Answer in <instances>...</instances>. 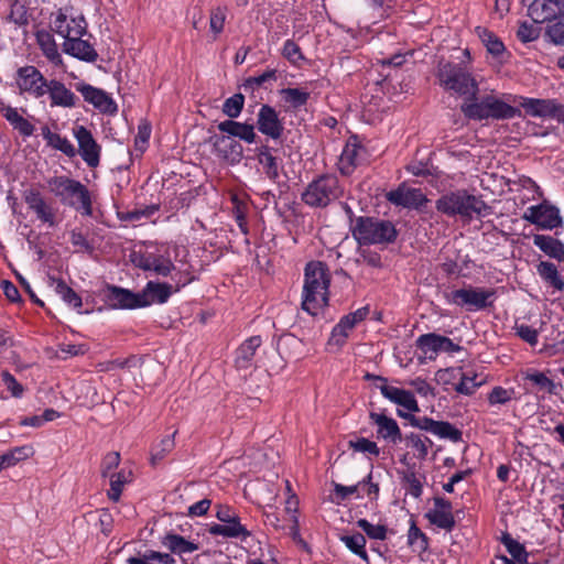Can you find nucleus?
<instances>
[{"instance_id": "nucleus-15", "label": "nucleus", "mask_w": 564, "mask_h": 564, "mask_svg": "<svg viewBox=\"0 0 564 564\" xmlns=\"http://www.w3.org/2000/svg\"><path fill=\"white\" fill-rule=\"evenodd\" d=\"M78 143V153L89 167H97L100 162L101 148L94 139L91 132L84 126L73 129Z\"/></svg>"}, {"instance_id": "nucleus-61", "label": "nucleus", "mask_w": 564, "mask_h": 564, "mask_svg": "<svg viewBox=\"0 0 564 564\" xmlns=\"http://www.w3.org/2000/svg\"><path fill=\"white\" fill-rule=\"evenodd\" d=\"M514 329L517 335L528 344L534 346L538 343V330L535 328L521 324L516 325Z\"/></svg>"}, {"instance_id": "nucleus-55", "label": "nucleus", "mask_w": 564, "mask_h": 564, "mask_svg": "<svg viewBox=\"0 0 564 564\" xmlns=\"http://www.w3.org/2000/svg\"><path fill=\"white\" fill-rule=\"evenodd\" d=\"M51 139H52V142L48 143V145H51V147L55 148L56 150L63 152L65 155H67L69 158H74L76 155L75 147L65 137L56 134V135H53Z\"/></svg>"}, {"instance_id": "nucleus-31", "label": "nucleus", "mask_w": 564, "mask_h": 564, "mask_svg": "<svg viewBox=\"0 0 564 564\" xmlns=\"http://www.w3.org/2000/svg\"><path fill=\"white\" fill-rule=\"evenodd\" d=\"M214 145L225 160L231 163L241 161L243 149L238 141L226 135H219L215 138Z\"/></svg>"}, {"instance_id": "nucleus-62", "label": "nucleus", "mask_w": 564, "mask_h": 564, "mask_svg": "<svg viewBox=\"0 0 564 564\" xmlns=\"http://www.w3.org/2000/svg\"><path fill=\"white\" fill-rule=\"evenodd\" d=\"M547 34L555 44H564V17L547 28Z\"/></svg>"}, {"instance_id": "nucleus-49", "label": "nucleus", "mask_w": 564, "mask_h": 564, "mask_svg": "<svg viewBox=\"0 0 564 564\" xmlns=\"http://www.w3.org/2000/svg\"><path fill=\"white\" fill-rule=\"evenodd\" d=\"M409 544L417 552H424L429 547L427 536L412 521L408 534Z\"/></svg>"}, {"instance_id": "nucleus-64", "label": "nucleus", "mask_w": 564, "mask_h": 564, "mask_svg": "<svg viewBox=\"0 0 564 564\" xmlns=\"http://www.w3.org/2000/svg\"><path fill=\"white\" fill-rule=\"evenodd\" d=\"M66 24H67L66 14L63 13L62 11H58V13L56 14V17L53 21L54 31L57 34L62 35L64 39H66L68 35H70L73 33V30L67 29Z\"/></svg>"}, {"instance_id": "nucleus-20", "label": "nucleus", "mask_w": 564, "mask_h": 564, "mask_svg": "<svg viewBox=\"0 0 564 564\" xmlns=\"http://www.w3.org/2000/svg\"><path fill=\"white\" fill-rule=\"evenodd\" d=\"M258 130L273 140L282 137L284 131L283 121L279 118L278 111L269 106L262 105L257 116Z\"/></svg>"}, {"instance_id": "nucleus-29", "label": "nucleus", "mask_w": 564, "mask_h": 564, "mask_svg": "<svg viewBox=\"0 0 564 564\" xmlns=\"http://www.w3.org/2000/svg\"><path fill=\"white\" fill-rule=\"evenodd\" d=\"M46 93L50 94L52 106L72 108L76 105L75 94L58 80L47 82Z\"/></svg>"}, {"instance_id": "nucleus-59", "label": "nucleus", "mask_w": 564, "mask_h": 564, "mask_svg": "<svg viewBox=\"0 0 564 564\" xmlns=\"http://www.w3.org/2000/svg\"><path fill=\"white\" fill-rule=\"evenodd\" d=\"M512 390L495 387L488 395V401L490 404H506L512 399Z\"/></svg>"}, {"instance_id": "nucleus-23", "label": "nucleus", "mask_w": 564, "mask_h": 564, "mask_svg": "<svg viewBox=\"0 0 564 564\" xmlns=\"http://www.w3.org/2000/svg\"><path fill=\"white\" fill-rule=\"evenodd\" d=\"M369 417L378 426L377 434L379 437L393 444L402 442L403 435L394 419L377 412H370Z\"/></svg>"}, {"instance_id": "nucleus-51", "label": "nucleus", "mask_w": 564, "mask_h": 564, "mask_svg": "<svg viewBox=\"0 0 564 564\" xmlns=\"http://www.w3.org/2000/svg\"><path fill=\"white\" fill-rule=\"evenodd\" d=\"M175 269L170 258L162 254H154L151 261V270L158 275L167 276Z\"/></svg>"}, {"instance_id": "nucleus-34", "label": "nucleus", "mask_w": 564, "mask_h": 564, "mask_svg": "<svg viewBox=\"0 0 564 564\" xmlns=\"http://www.w3.org/2000/svg\"><path fill=\"white\" fill-rule=\"evenodd\" d=\"M36 42L44 54V56L53 64L62 63L61 54L58 53L57 45L53 35L45 30L36 32Z\"/></svg>"}, {"instance_id": "nucleus-2", "label": "nucleus", "mask_w": 564, "mask_h": 564, "mask_svg": "<svg viewBox=\"0 0 564 564\" xmlns=\"http://www.w3.org/2000/svg\"><path fill=\"white\" fill-rule=\"evenodd\" d=\"M437 212L448 216H459L463 220L482 218L491 213V207L480 196L458 189L442 195L435 203Z\"/></svg>"}, {"instance_id": "nucleus-50", "label": "nucleus", "mask_w": 564, "mask_h": 564, "mask_svg": "<svg viewBox=\"0 0 564 564\" xmlns=\"http://www.w3.org/2000/svg\"><path fill=\"white\" fill-rule=\"evenodd\" d=\"M358 528H360L369 539L384 540L387 538L388 529L382 524H372L366 519H359L357 521Z\"/></svg>"}, {"instance_id": "nucleus-7", "label": "nucleus", "mask_w": 564, "mask_h": 564, "mask_svg": "<svg viewBox=\"0 0 564 564\" xmlns=\"http://www.w3.org/2000/svg\"><path fill=\"white\" fill-rule=\"evenodd\" d=\"M352 236L359 245H388L395 241L398 230L390 220L358 217Z\"/></svg>"}, {"instance_id": "nucleus-53", "label": "nucleus", "mask_w": 564, "mask_h": 564, "mask_svg": "<svg viewBox=\"0 0 564 564\" xmlns=\"http://www.w3.org/2000/svg\"><path fill=\"white\" fill-rule=\"evenodd\" d=\"M108 477L110 478V490L108 491V498L117 502L120 499L126 478L121 471L112 473Z\"/></svg>"}, {"instance_id": "nucleus-17", "label": "nucleus", "mask_w": 564, "mask_h": 564, "mask_svg": "<svg viewBox=\"0 0 564 564\" xmlns=\"http://www.w3.org/2000/svg\"><path fill=\"white\" fill-rule=\"evenodd\" d=\"M366 149L361 145L356 135L350 137L339 156L338 169L343 175H350L354 170L362 163Z\"/></svg>"}, {"instance_id": "nucleus-35", "label": "nucleus", "mask_w": 564, "mask_h": 564, "mask_svg": "<svg viewBox=\"0 0 564 564\" xmlns=\"http://www.w3.org/2000/svg\"><path fill=\"white\" fill-rule=\"evenodd\" d=\"M340 541L348 550L369 564V557L366 551L367 541L364 534L356 532L354 534L341 535Z\"/></svg>"}, {"instance_id": "nucleus-45", "label": "nucleus", "mask_w": 564, "mask_h": 564, "mask_svg": "<svg viewBox=\"0 0 564 564\" xmlns=\"http://www.w3.org/2000/svg\"><path fill=\"white\" fill-rule=\"evenodd\" d=\"M243 105L245 96L241 93H237L224 101L221 110L228 118L235 119L240 116Z\"/></svg>"}, {"instance_id": "nucleus-19", "label": "nucleus", "mask_w": 564, "mask_h": 564, "mask_svg": "<svg viewBox=\"0 0 564 564\" xmlns=\"http://www.w3.org/2000/svg\"><path fill=\"white\" fill-rule=\"evenodd\" d=\"M521 106L532 117H549L564 120V106L554 99L523 98Z\"/></svg>"}, {"instance_id": "nucleus-32", "label": "nucleus", "mask_w": 564, "mask_h": 564, "mask_svg": "<svg viewBox=\"0 0 564 564\" xmlns=\"http://www.w3.org/2000/svg\"><path fill=\"white\" fill-rule=\"evenodd\" d=\"M533 243L551 258L558 261L564 259V243L552 236L535 235Z\"/></svg>"}, {"instance_id": "nucleus-5", "label": "nucleus", "mask_w": 564, "mask_h": 564, "mask_svg": "<svg viewBox=\"0 0 564 564\" xmlns=\"http://www.w3.org/2000/svg\"><path fill=\"white\" fill-rule=\"evenodd\" d=\"M161 544L166 547L170 553H163L154 550L139 552L137 556L127 558V564H175L176 560L172 554L182 556L198 550V545L186 540L184 536L169 532L161 539Z\"/></svg>"}, {"instance_id": "nucleus-58", "label": "nucleus", "mask_w": 564, "mask_h": 564, "mask_svg": "<svg viewBox=\"0 0 564 564\" xmlns=\"http://www.w3.org/2000/svg\"><path fill=\"white\" fill-rule=\"evenodd\" d=\"M540 30L528 22H521L517 32V36L523 43L534 41L539 37Z\"/></svg>"}, {"instance_id": "nucleus-36", "label": "nucleus", "mask_w": 564, "mask_h": 564, "mask_svg": "<svg viewBox=\"0 0 564 564\" xmlns=\"http://www.w3.org/2000/svg\"><path fill=\"white\" fill-rule=\"evenodd\" d=\"M539 275L554 289L562 291L564 282L560 278L557 268L554 263L549 261H541L536 267Z\"/></svg>"}, {"instance_id": "nucleus-37", "label": "nucleus", "mask_w": 564, "mask_h": 564, "mask_svg": "<svg viewBox=\"0 0 564 564\" xmlns=\"http://www.w3.org/2000/svg\"><path fill=\"white\" fill-rule=\"evenodd\" d=\"M280 96L282 97L283 101L289 105V107L293 109H300L304 107L308 99H310V93L300 88H282L279 91Z\"/></svg>"}, {"instance_id": "nucleus-52", "label": "nucleus", "mask_w": 564, "mask_h": 564, "mask_svg": "<svg viewBox=\"0 0 564 564\" xmlns=\"http://www.w3.org/2000/svg\"><path fill=\"white\" fill-rule=\"evenodd\" d=\"M349 448L355 452L367 453L373 456H379L380 448L377 443L365 437H359L356 441L348 442Z\"/></svg>"}, {"instance_id": "nucleus-40", "label": "nucleus", "mask_w": 564, "mask_h": 564, "mask_svg": "<svg viewBox=\"0 0 564 564\" xmlns=\"http://www.w3.org/2000/svg\"><path fill=\"white\" fill-rule=\"evenodd\" d=\"M33 453L30 446L15 447L0 456V470L14 466L20 460L26 459Z\"/></svg>"}, {"instance_id": "nucleus-22", "label": "nucleus", "mask_w": 564, "mask_h": 564, "mask_svg": "<svg viewBox=\"0 0 564 564\" xmlns=\"http://www.w3.org/2000/svg\"><path fill=\"white\" fill-rule=\"evenodd\" d=\"M386 198L394 206L417 209L427 203L426 196L420 188H408L400 185L397 189L386 194Z\"/></svg>"}, {"instance_id": "nucleus-4", "label": "nucleus", "mask_w": 564, "mask_h": 564, "mask_svg": "<svg viewBox=\"0 0 564 564\" xmlns=\"http://www.w3.org/2000/svg\"><path fill=\"white\" fill-rule=\"evenodd\" d=\"M436 77L446 91L466 97V102L476 100L479 93L478 83L463 63L440 62Z\"/></svg>"}, {"instance_id": "nucleus-11", "label": "nucleus", "mask_w": 564, "mask_h": 564, "mask_svg": "<svg viewBox=\"0 0 564 564\" xmlns=\"http://www.w3.org/2000/svg\"><path fill=\"white\" fill-rule=\"evenodd\" d=\"M85 35L84 26H78L73 30L63 43V51L80 61L94 63L98 58V53L95 47L82 37Z\"/></svg>"}, {"instance_id": "nucleus-57", "label": "nucleus", "mask_w": 564, "mask_h": 564, "mask_svg": "<svg viewBox=\"0 0 564 564\" xmlns=\"http://www.w3.org/2000/svg\"><path fill=\"white\" fill-rule=\"evenodd\" d=\"M1 380L14 398H20L23 394L22 384L9 371L4 370L1 372Z\"/></svg>"}, {"instance_id": "nucleus-46", "label": "nucleus", "mask_w": 564, "mask_h": 564, "mask_svg": "<svg viewBox=\"0 0 564 564\" xmlns=\"http://www.w3.org/2000/svg\"><path fill=\"white\" fill-rule=\"evenodd\" d=\"M478 34L490 54L500 56L503 53V43L492 32L478 28Z\"/></svg>"}, {"instance_id": "nucleus-43", "label": "nucleus", "mask_w": 564, "mask_h": 564, "mask_svg": "<svg viewBox=\"0 0 564 564\" xmlns=\"http://www.w3.org/2000/svg\"><path fill=\"white\" fill-rule=\"evenodd\" d=\"M401 481L406 491L414 498H420L423 492V485L421 478L416 475L413 468H409L402 473Z\"/></svg>"}, {"instance_id": "nucleus-26", "label": "nucleus", "mask_w": 564, "mask_h": 564, "mask_svg": "<svg viewBox=\"0 0 564 564\" xmlns=\"http://www.w3.org/2000/svg\"><path fill=\"white\" fill-rule=\"evenodd\" d=\"M380 392L391 402L405 408L410 412H419L420 408L411 391L383 383L379 386Z\"/></svg>"}, {"instance_id": "nucleus-16", "label": "nucleus", "mask_w": 564, "mask_h": 564, "mask_svg": "<svg viewBox=\"0 0 564 564\" xmlns=\"http://www.w3.org/2000/svg\"><path fill=\"white\" fill-rule=\"evenodd\" d=\"M523 218L541 229L552 230L562 225L558 209L547 204L530 206Z\"/></svg>"}, {"instance_id": "nucleus-60", "label": "nucleus", "mask_w": 564, "mask_h": 564, "mask_svg": "<svg viewBox=\"0 0 564 564\" xmlns=\"http://www.w3.org/2000/svg\"><path fill=\"white\" fill-rule=\"evenodd\" d=\"M131 263L143 271L151 270V261L153 258V253H143L138 251H132L129 256Z\"/></svg>"}, {"instance_id": "nucleus-56", "label": "nucleus", "mask_w": 564, "mask_h": 564, "mask_svg": "<svg viewBox=\"0 0 564 564\" xmlns=\"http://www.w3.org/2000/svg\"><path fill=\"white\" fill-rule=\"evenodd\" d=\"M225 20H226V10L224 8L218 7V8L212 10L210 18H209V25H210L212 32H214L215 35H218L219 33L223 32L224 25H225Z\"/></svg>"}, {"instance_id": "nucleus-48", "label": "nucleus", "mask_w": 564, "mask_h": 564, "mask_svg": "<svg viewBox=\"0 0 564 564\" xmlns=\"http://www.w3.org/2000/svg\"><path fill=\"white\" fill-rule=\"evenodd\" d=\"M282 56L293 66H300L305 61L301 47L293 40L285 41L282 48Z\"/></svg>"}, {"instance_id": "nucleus-44", "label": "nucleus", "mask_w": 564, "mask_h": 564, "mask_svg": "<svg viewBox=\"0 0 564 564\" xmlns=\"http://www.w3.org/2000/svg\"><path fill=\"white\" fill-rule=\"evenodd\" d=\"M482 383V380L477 381V375L460 372V381L455 386V391L460 394L471 395Z\"/></svg>"}, {"instance_id": "nucleus-13", "label": "nucleus", "mask_w": 564, "mask_h": 564, "mask_svg": "<svg viewBox=\"0 0 564 564\" xmlns=\"http://www.w3.org/2000/svg\"><path fill=\"white\" fill-rule=\"evenodd\" d=\"M17 75V85L21 94L28 93L35 98H40L46 94L47 80L35 66L28 65L20 67Z\"/></svg>"}, {"instance_id": "nucleus-10", "label": "nucleus", "mask_w": 564, "mask_h": 564, "mask_svg": "<svg viewBox=\"0 0 564 564\" xmlns=\"http://www.w3.org/2000/svg\"><path fill=\"white\" fill-rule=\"evenodd\" d=\"M104 296L107 305L113 310H134L149 306L148 301H141L140 293L112 284L106 285Z\"/></svg>"}, {"instance_id": "nucleus-21", "label": "nucleus", "mask_w": 564, "mask_h": 564, "mask_svg": "<svg viewBox=\"0 0 564 564\" xmlns=\"http://www.w3.org/2000/svg\"><path fill=\"white\" fill-rule=\"evenodd\" d=\"M77 91L82 94L84 100L91 104L100 112L113 115L118 108L113 99L102 89L96 88L89 84H77Z\"/></svg>"}, {"instance_id": "nucleus-30", "label": "nucleus", "mask_w": 564, "mask_h": 564, "mask_svg": "<svg viewBox=\"0 0 564 564\" xmlns=\"http://www.w3.org/2000/svg\"><path fill=\"white\" fill-rule=\"evenodd\" d=\"M262 345L260 336H251L246 339L236 350L235 365L238 369H248L252 365V359L257 349Z\"/></svg>"}, {"instance_id": "nucleus-33", "label": "nucleus", "mask_w": 564, "mask_h": 564, "mask_svg": "<svg viewBox=\"0 0 564 564\" xmlns=\"http://www.w3.org/2000/svg\"><path fill=\"white\" fill-rule=\"evenodd\" d=\"M405 445L414 452V456L419 460H425L429 455V449L433 446V441L427 436L419 433L411 432L403 436Z\"/></svg>"}, {"instance_id": "nucleus-12", "label": "nucleus", "mask_w": 564, "mask_h": 564, "mask_svg": "<svg viewBox=\"0 0 564 564\" xmlns=\"http://www.w3.org/2000/svg\"><path fill=\"white\" fill-rule=\"evenodd\" d=\"M534 23H544L564 14V0H522Z\"/></svg>"}, {"instance_id": "nucleus-9", "label": "nucleus", "mask_w": 564, "mask_h": 564, "mask_svg": "<svg viewBox=\"0 0 564 564\" xmlns=\"http://www.w3.org/2000/svg\"><path fill=\"white\" fill-rule=\"evenodd\" d=\"M495 289L485 288H463L454 290L445 295L446 300L454 305L466 307L468 311L485 310L492 306L496 299Z\"/></svg>"}, {"instance_id": "nucleus-1", "label": "nucleus", "mask_w": 564, "mask_h": 564, "mask_svg": "<svg viewBox=\"0 0 564 564\" xmlns=\"http://www.w3.org/2000/svg\"><path fill=\"white\" fill-rule=\"evenodd\" d=\"M330 275L327 264L322 261H311L304 270L302 308L312 316L328 305V289Z\"/></svg>"}, {"instance_id": "nucleus-47", "label": "nucleus", "mask_w": 564, "mask_h": 564, "mask_svg": "<svg viewBox=\"0 0 564 564\" xmlns=\"http://www.w3.org/2000/svg\"><path fill=\"white\" fill-rule=\"evenodd\" d=\"M425 517L432 524L446 531H452L455 527V519L452 512L430 510Z\"/></svg>"}, {"instance_id": "nucleus-27", "label": "nucleus", "mask_w": 564, "mask_h": 564, "mask_svg": "<svg viewBox=\"0 0 564 564\" xmlns=\"http://www.w3.org/2000/svg\"><path fill=\"white\" fill-rule=\"evenodd\" d=\"M274 151L269 145H261L256 150V155L265 176L270 181L276 182L280 177L281 160L274 155Z\"/></svg>"}, {"instance_id": "nucleus-41", "label": "nucleus", "mask_w": 564, "mask_h": 564, "mask_svg": "<svg viewBox=\"0 0 564 564\" xmlns=\"http://www.w3.org/2000/svg\"><path fill=\"white\" fill-rule=\"evenodd\" d=\"M432 434L440 438L449 440L454 443L460 442L463 437L462 431L446 421H436Z\"/></svg>"}, {"instance_id": "nucleus-63", "label": "nucleus", "mask_w": 564, "mask_h": 564, "mask_svg": "<svg viewBox=\"0 0 564 564\" xmlns=\"http://www.w3.org/2000/svg\"><path fill=\"white\" fill-rule=\"evenodd\" d=\"M70 242L74 247L79 248V250L87 251L89 253L94 250L85 235L77 229H73L70 231Z\"/></svg>"}, {"instance_id": "nucleus-28", "label": "nucleus", "mask_w": 564, "mask_h": 564, "mask_svg": "<svg viewBox=\"0 0 564 564\" xmlns=\"http://www.w3.org/2000/svg\"><path fill=\"white\" fill-rule=\"evenodd\" d=\"M178 289H173L171 284L149 281L142 292H140L141 301H148L149 306L153 303L163 304L167 302L173 292Z\"/></svg>"}, {"instance_id": "nucleus-6", "label": "nucleus", "mask_w": 564, "mask_h": 564, "mask_svg": "<svg viewBox=\"0 0 564 564\" xmlns=\"http://www.w3.org/2000/svg\"><path fill=\"white\" fill-rule=\"evenodd\" d=\"M462 112L471 120H507L512 119L520 113V110L494 95L482 96L480 99L464 102L460 106Z\"/></svg>"}, {"instance_id": "nucleus-18", "label": "nucleus", "mask_w": 564, "mask_h": 564, "mask_svg": "<svg viewBox=\"0 0 564 564\" xmlns=\"http://www.w3.org/2000/svg\"><path fill=\"white\" fill-rule=\"evenodd\" d=\"M23 199L29 209L35 213L39 220L50 227L56 226L55 209L45 200L40 191L30 188L23 192Z\"/></svg>"}, {"instance_id": "nucleus-54", "label": "nucleus", "mask_w": 564, "mask_h": 564, "mask_svg": "<svg viewBox=\"0 0 564 564\" xmlns=\"http://www.w3.org/2000/svg\"><path fill=\"white\" fill-rule=\"evenodd\" d=\"M120 464V454L118 452H110L105 455L100 466L102 477H108L112 474Z\"/></svg>"}, {"instance_id": "nucleus-42", "label": "nucleus", "mask_w": 564, "mask_h": 564, "mask_svg": "<svg viewBox=\"0 0 564 564\" xmlns=\"http://www.w3.org/2000/svg\"><path fill=\"white\" fill-rule=\"evenodd\" d=\"M56 282L55 291L62 300L74 308H79L83 305L82 297L66 284L62 279L54 280Z\"/></svg>"}, {"instance_id": "nucleus-3", "label": "nucleus", "mask_w": 564, "mask_h": 564, "mask_svg": "<svg viewBox=\"0 0 564 564\" xmlns=\"http://www.w3.org/2000/svg\"><path fill=\"white\" fill-rule=\"evenodd\" d=\"M47 185L62 205L75 209L83 216H93L91 195L88 187L82 182L62 175L51 177Z\"/></svg>"}, {"instance_id": "nucleus-8", "label": "nucleus", "mask_w": 564, "mask_h": 564, "mask_svg": "<svg viewBox=\"0 0 564 564\" xmlns=\"http://www.w3.org/2000/svg\"><path fill=\"white\" fill-rule=\"evenodd\" d=\"M344 189L334 174H323L313 180L302 193L304 204L315 208H324L343 196Z\"/></svg>"}, {"instance_id": "nucleus-25", "label": "nucleus", "mask_w": 564, "mask_h": 564, "mask_svg": "<svg viewBox=\"0 0 564 564\" xmlns=\"http://www.w3.org/2000/svg\"><path fill=\"white\" fill-rule=\"evenodd\" d=\"M217 128L220 132L226 133V137L231 139L238 138L247 143H253L257 139V133L254 132V126L252 123L228 119L219 122Z\"/></svg>"}, {"instance_id": "nucleus-24", "label": "nucleus", "mask_w": 564, "mask_h": 564, "mask_svg": "<svg viewBox=\"0 0 564 564\" xmlns=\"http://www.w3.org/2000/svg\"><path fill=\"white\" fill-rule=\"evenodd\" d=\"M208 532L212 535H221L227 539H241L246 540L251 535L250 531L240 523V518L236 513L232 517V520L221 522V523H213L208 528Z\"/></svg>"}, {"instance_id": "nucleus-38", "label": "nucleus", "mask_w": 564, "mask_h": 564, "mask_svg": "<svg viewBox=\"0 0 564 564\" xmlns=\"http://www.w3.org/2000/svg\"><path fill=\"white\" fill-rule=\"evenodd\" d=\"M175 435L176 431L172 434L164 436L159 444L154 445L151 449V465L156 466L161 460L165 458L175 447Z\"/></svg>"}, {"instance_id": "nucleus-14", "label": "nucleus", "mask_w": 564, "mask_h": 564, "mask_svg": "<svg viewBox=\"0 0 564 564\" xmlns=\"http://www.w3.org/2000/svg\"><path fill=\"white\" fill-rule=\"evenodd\" d=\"M415 346L430 359H434L440 351L458 352L463 349L462 346L455 344L451 338L435 333L419 336Z\"/></svg>"}, {"instance_id": "nucleus-39", "label": "nucleus", "mask_w": 564, "mask_h": 564, "mask_svg": "<svg viewBox=\"0 0 564 564\" xmlns=\"http://www.w3.org/2000/svg\"><path fill=\"white\" fill-rule=\"evenodd\" d=\"M501 543L506 546L508 553L519 564H527L529 554L523 544L514 540L509 533H503Z\"/></svg>"}]
</instances>
